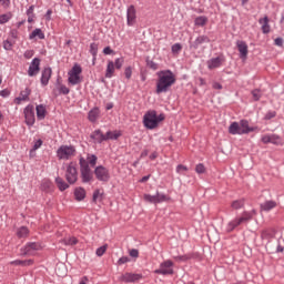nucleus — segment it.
Masks as SVG:
<instances>
[{
  "instance_id": "obj_1",
  "label": "nucleus",
  "mask_w": 284,
  "mask_h": 284,
  "mask_svg": "<svg viewBox=\"0 0 284 284\" xmlns=\"http://www.w3.org/2000/svg\"><path fill=\"white\" fill-rule=\"evenodd\" d=\"M158 81L155 87V93L156 94H163L165 92H170V88L176 83V75H174V72L172 70H162L158 73Z\"/></svg>"
},
{
  "instance_id": "obj_57",
  "label": "nucleus",
  "mask_w": 284,
  "mask_h": 284,
  "mask_svg": "<svg viewBox=\"0 0 284 284\" xmlns=\"http://www.w3.org/2000/svg\"><path fill=\"white\" fill-rule=\"evenodd\" d=\"M125 263H130V257L122 256L118 260V265H125Z\"/></svg>"
},
{
  "instance_id": "obj_50",
  "label": "nucleus",
  "mask_w": 284,
  "mask_h": 284,
  "mask_svg": "<svg viewBox=\"0 0 284 284\" xmlns=\"http://www.w3.org/2000/svg\"><path fill=\"white\" fill-rule=\"evenodd\" d=\"M262 142H264L265 144H267V143H274L275 145H276V141H274V136H272V135H264L263 138H262Z\"/></svg>"
},
{
  "instance_id": "obj_17",
  "label": "nucleus",
  "mask_w": 284,
  "mask_h": 284,
  "mask_svg": "<svg viewBox=\"0 0 284 284\" xmlns=\"http://www.w3.org/2000/svg\"><path fill=\"white\" fill-rule=\"evenodd\" d=\"M222 63L223 60L220 57H216L207 60L206 65L209 70H215V68H221Z\"/></svg>"
},
{
  "instance_id": "obj_56",
  "label": "nucleus",
  "mask_w": 284,
  "mask_h": 284,
  "mask_svg": "<svg viewBox=\"0 0 284 284\" xmlns=\"http://www.w3.org/2000/svg\"><path fill=\"white\" fill-rule=\"evenodd\" d=\"M275 116H276V111H268L265 114L264 119H265V121H270V120L274 119Z\"/></svg>"
},
{
  "instance_id": "obj_44",
  "label": "nucleus",
  "mask_w": 284,
  "mask_h": 284,
  "mask_svg": "<svg viewBox=\"0 0 284 284\" xmlns=\"http://www.w3.org/2000/svg\"><path fill=\"white\" fill-rule=\"evenodd\" d=\"M106 251H108V244H104V245L100 246L99 248H97L95 254H97V256H103Z\"/></svg>"
},
{
  "instance_id": "obj_25",
  "label": "nucleus",
  "mask_w": 284,
  "mask_h": 284,
  "mask_svg": "<svg viewBox=\"0 0 284 284\" xmlns=\"http://www.w3.org/2000/svg\"><path fill=\"white\" fill-rule=\"evenodd\" d=\"M34 263L33 260H14L10 262V265H16L20 267H28Z\"/></svg>"
},
{
  "instance_id": "obj_60",
  "label": "nucleus",
  "mask_w": 284,
  "mask_h": 284,
  "mask_svg": "<svg viewBox=\"0 0 284 284\" xmlns=\"http://www.w3.org/2000/svg\"><path fill=\"white\" fill-rule=\"evenodd\" d=\"M0 97H2L3 99H8V97H10V90H8V89L1 90Z\"/></svg>"
},
{
  "instance_id": "obj_36",
  "label": "nucleus",
  "mask_w": 284,
  "mask_h": 284,
  "mask_svg": "<svg viewBox=\"0 0 284 284\" xmlns=\"http://www.w3.org/2000/svg\"><path fill=\"white\" fill-rule=\"evenodd\" d=\"M144 201H146V203H153L156 205V203H159L158 193L155 195L144 194Z\"/></svg>"
},
{
  "instance_id": "obj_31",
  "label": "nucleus",
  "mask_w": 284,
  "mask_h": 284,
  "mask_svg": "<svg viewBox=\"0 0 284 284\" xmlns=\"http://www.w3.org/2000/svg\"><path fill=\"white\" fill-rule=\"evenodd\" d=\"M103 196H105V193H101V189L94 190L92 195V203H97V201H103Z\"/></svg>"
},
{
  "instance_id": "obj_62",
  "label": "nucleus",
  "mask_w": 284,
  "mask_h": 284,
  "mask_svg": "<svg viewBox=\"0 0 284 284\" xmlns=\"http://www.w3.org/2000/svg\"><path fill=\"white\" fill-rule=\"evenodd\" d=\"M103 54H114V50H112V48H110V47H105L104 49H103Z\"/></svg>"
},
{
  "instance_id": "obj_59",
  "label": "nucleus",
  "mask_w": 284,
  "mask_h": 284,
  "mask_svg": "<svg viewBox=\"0 0 284 284\" xmlns=\"http://www.w3.org/2000/svg\"><path fill=\"white\" fill-rule=\"evenodd\" d=\"M172 265H174V263L172 261H165L161 264V267H164L166 270H170V267H172Z\"/></svg>"
},
{
  "instance_id": "obj_38",
  "label": "nucleus",
  "mask_w": 284,
  "mask_h": 284,
  "mask_svg": "<svg viewBox=\"0 0 284 284\" xmlns=\"http://www.w3.org/2000/svg\"><path fill=\"white\" fill-rule=\"evenodd\" d=\"M97 161H99V158H97V155L88 153L87 163H89L91 168H94V165H97Z\"/></svg>"
},
{
  "instance_id": "obj_28",
  "label": "nucleus",
  "mask_w": 284,
  "mask_h": 284,
  "mask_svg": "<svg viewBox=\"0 0 284 284\" xmlns=\"http://www.w3.org/2000/svg\"><path fill=\"white\" fill-rule=\"evenodd\" d=\"M114 62L112 60L108 61L106 71H105V78L112 79L114 77Z\"/></svg>"
},
{
  "instance_id": "obj_37",
  "label": "nucleus",
  "mask_w": 284,
  "mask_h": 284,
  "mask_svg": "<svg viewBox=\"0 0 284 284\" xmlns=\"http://www.w3.org/2000/svg\"><path fill=\"white\" fill-rule=\"evenodd\" d=\"M81 72H83V69L81 68V64L75 63L72 69L69 71L70 74H75L78 77H81Z\"/></svg>"
},
{
  "instance_id": "obj_52",
  "label": "nucleus",
  "mask_w": 284,
  "mask_h": 284,
  "mask_svg": "<svg viewBox=\"0 0 284 284\" xmlns=\"http://www.w3.org/2000/svg\"><path fill=\"white\" fill-rule=\"evenodd\" d=\"M158 194V203H163L165 201H170V196L165 195V194H161L159 192H156Z\"/></svg>"
},
{
  "instance_id": "obj_48",
  "label": "nucleus",
  "mask_w": 284,
  "mask_h": 284,
  "mask_svg": "<svg viewBox=\"0 0 284 284\" xmlns=\"http://www.w3.org/2000/svg\"><path fill=\"white\" fill-rule=\"evenodd\" d=\"M41 145H43V140L39 139L38 141L34 142L32 149L30 150V154H32V152H37V150H39Z\"/></svg>"
},
{
  "instance_id": "obj_15",
  "label": "nucleus",
  "mask_w": 284,
  "mask_h": 284,
  "mask_svg": "<svg viewBox=\"0 0 284 284\" xmlns=\"http://www.w3.org/2000/svg\"><path fill=\"white\" fill-rule=\"evenodd\" d=\"M240 128H242V134H250V132H256L258 130L257 126H250V121L241 120Z\"/></svg>"
},
{
  "instance_id": "obj_64",
  "label": "nucleus",
  "mask_w": 284,
  "mask_h": 284,
  "mask_svg": "<svg viewBox=\"0 0 284 284\" xmlns=\"http://www.w3.org/2000/svg\"><path fill=\"white\" fill-rule=\"evenodd\" d=\"M274 43L278 45V48H283V38H276L274 40Z\"/></svg>"
},
{
  "instance_id": "obj_47",
  "label": "nucleus",
  "mask_w": 284,
  "mask_h": 284,
  "mask_svg": "<svg viewBox=\"0 0 284 284\" xmlns=\"http://www.w3.org/2000/svg\"><path fill=\"white\" fill-rule=\"evenodd\" d=\"M181 50H183V45L181 43H175L171 47V51L173 54H179Z\"/></svg>"
},
{
  "instance_id": "obj_39",
  "label": "nucleus",
  "mask_w": 284,
  "mask_h": 284,
  "mask_svg": "<svg viewBox=\"0 0 284 284\" xmlns=\"http://www.w3.org/2000/svg\"><path fill=\"white\" fill-rule=\"evenodd\" d=\"M89 52L92 57H97V54H99V43L97 42H92L90 44V49H89Z\"/></svg>"
},
{
  "instance_id": "obj_58",
  "label": "nucleus",
  "mask_w": 284,
  "mask_h": 284,
  "mask_svg": "<svg viewBox=\"0 0 284 284\" xmlns=\"http://www.w3.org/2000/svg\"><path fill=\"white\" fill-rule=\"evenodd\" d=\"M131 258H139V250L132 248L129 251Z\"/></svg>"
},
{
  "instance_id": "obj_33",
  "label": "nucleus",
  "mask_w": 284,
  "mask_h": 284,
  "mask_svg": "<svg viewBox=\"0 0 284 284\" xmlns=\"http://www.w3.org/2000/svg\"><path fill=\"white\" fill-rule=\"evenodd\" d=\"M59 94H70V89L65 87V84H60L59 87V93H57V90H53V95L59 97Z\"/></svg>"
},
{
  "instance_id": "obj_61",
  "label": "nucleus",
  "mask_w": 284,
  "mask_h": 284,
  "mask_svg": "<svg viewBox=\"0 0 284 284\" xmlns=\"http://www.w3.org/2000/svg\"><path fill=\"white\" fill-rule=\"evenodd\" d=\"M3 48L4 50H12V42H10V40H6L3 42Z\"/></svg>"
},
{
  "instance_id": "obj_3",
  "label": "nucleus",
  "mask_w": 284,
  "mask_h": 284,
  "mask_svg": "<svg viewBox=\"0 0 284 284\" xmlns=\"http://www.w3.org/2000/svg\"><path fill=\"white\" fill-rule=\"evenodd\" d=\"M255 214V210H252V212H243L241 217L235 219L229 223L226 232H234V230H236V227H239V225H241L242 223H247V221H252Z\"/></svg>"
},
{
  "instance_id": "obj_63",
  "label": "nucleus",
  "mask_w": 284,
  "mask_h": 284,
  "mask_svg": "<svg viewBox=\"0 0 284 284\" xmlns=\"http://www.w3.org/2000/svg\"><path fill=\"white\" fill-rule=\"evenodd\" d=\"M88 283H90V278L88 276L84 275L80 278L79 284H88Z\"/></svg>"
},
{
  "instance_id": "obj_35",
  "label": "nucleus",
  "mask_w": 284,
  "mask_h": 284,
  "mask_svg": "<svg viewBox=\"0 0 284 284\" xmlns=\"http://www.w3.org/2000/svg\"><path fill=\"white\" fill-rule=\"evenodd\" d=\"M245 206V200H235L231 203V207L233 210H241V207Z\"/></svg>"
},
{
  "instance_id": "obj_54",
  "label": "nucleus",
  "mask_w": 284,
  "mask_h": 284,
  "mask_svg": "<svg viewBox=\"0 0 284 284\" xmlns=\"http://www.w3.org/2000/svg\"><path fill=\"white\" fill-rule=\"evenodd\" d=\"M10 21V14H1L0 16V24L3 26V23H8Z\"/></svg>"
},
{
  "instance_id": "obj_6",
  "label": "nucleus",
  "mask_w": 284,
  "mask_h": 284,
  "mask_svg": "<svg viewBox=\"0 0 284 284\" xmlns=\"http://www.w3.org/2000/svg\"><path fill=\"white\" fill-rule=\"evenodd\" d=\"M74 154H77V148L72 145H62L57 151L58 159L65 161H68L71 156H74Z\"/></svg>"
},
{
  "instance_id": "obj_43",
  "label": "nucleus",
  "mask_w": 284,
  "mask_h": 284,
  "mask_svg": "<svg viewBox=\"0 0 284 284\" xmlns=\"http://www.w3.org/2000/svg\"><path fill=\"white\" fill-rule=\"evenodd\" d=\"M190 258H199V255H196V256L194 254H192V255H180V256L175 257L176 261H183V262L190 261Z\"/></svg>"
},
{
  "instance_id": "obj_40",
  "label": "nucleus",
  "mask_w": 284,
  "mask_h": 284,
  "mask_svg": "<svg viewBox=\"0 0 284 284\" xmlns=\"http://www.w3.org/2000/svg\"><path fill=\"white\" fill-rule=\"evenodd\" d=\"M194 23H195V26L203 27V26H205V23H207V17L200 16V17L195 18Z\"/></svg>"
},
{
  "instance_id": "obj_7",
  "label": "nucleus",
  "mask_w": 284,
  "mask_h": 284,
  "mask_svg": "<svg viewBox=\"0 0 284 284\" xmlns=\"http://www.w3.org/2000/svg\"><path fill=\"white\" fill-rule=\"evenodd\" d=\"M24 114V123L29 126L32 128L34 125L37 118L34 116V105L29 104L24 108L23 110Z\"/></svg>"
},
{
  "instance_id": "obj_22",
  "label": "nucleus",
  "mask_w": 284,
  "mask_h": 284,
  "mask_svg": "<svg viewBox=\"0 0 284 284\" xmlns=\"http://www.w3.org/2000/svg\"><path fill=\"white\" fill-rule=\"evenodd\" d=\"M101 114V111L99 108H93L88 113V119L91 123H97V119H99V115Z\"/></svg>"
},
{
  "instance_id": "obj_4",
  "label": "nucleus",
  "mask_w": 284,
  "mask_h": 284,
  "mask_svg": "<svg viewBox=\"0 0 284 284\" xmlns=\"http://www.w3.org/2000/svg\"><path fill=\"white\" fill-rule=\"evenodd\" d=\"M65 181L69 185H74L79 181V171L77 170V162H70L65 170Z\"/></svg>"
},
{
  "instance_id": "obj_29",
  "label": "nucleus",
  "mask_w": 284,
  "mask_h": 284,
  "mask_svg": "<svg viewBox=\"0 0 284 284\" xmlns=\"http://www.w3.org/2000/svg\"><path fill=\"white\" fill-rule=\"evenodd\" d=\"M68 74H69L68 81L71 85H79V83L83 81V79H81V75H77L74 73H68Z\"/></svg>"
},
{
  "instance_id": "obj_8",
  "label": "nucleus",
  "mask_w": 284,
  "mask_h": 284,
  "mask_svg": "<svg viewBox=\"0 0 284 284\" xmlns=\"http://www.w3.org/2000/svg\"><path fill=\"white\" fill-rule=\"evenodd\" d=\"M95 179L102 183H108L110 181V170L103 165H99L94 169Z\"/></svg>"
},
{
  "instance_id": "obj_23",
  "label": "nucleus",
  "mask_w": 284,
  "mask_h": 284,
  "mask_svg": "<svg viewBox=\"0 0 284 284\" xmlns=\"http://www.w3.org/2000/svg\"><path fill=\"white\" fill-rule=\"evenodd\" d=\"M30 94H32V90H30V88H26L24 95L16 98L14 103L17 105H21V101H30Z\"/></svg>"
},
{
  "instance_id": "obj_21",
  "label": "nucleus",
  "mask_w": 284,
  "mask_h": 284,
  "mask_svg": "<svg viewBox=\"0 0 284 284\" xmlns=\"http://www.w3.org/2000/svg\"><path fill=\"white\" fill-rule=\"evenodd\" d=\"M36 112L38 121H43V119H45V114H48V110H45V105L43 104L37 105Z\"/></svg>"
},
{
  "instance_id": "obj_34",
  "label": "nucleus",
  "mask_w": 284,
  "mask_h": 284,
  "mask_svg": "<svg viewBox=\"0 0 284 284\" xmlns=\"http://www.w3.org/2000/svg\"><path fill=\"white\" fill-rule=\"evenodd\" d=\"M28 234H30V230H28L27 226H21L17 231L18 239H26V236H28Z\"/></svg>"
},
{
  "instance_id": "obj_19",
  "label": "nucleus",
  "mask_w": 284,
  "mask_h": 284,
  "mask_svg": "<svg viewBox=\"0 0 284 284\" xmlns=\"http://www.w3.org/2000/svg\"><path fill=\"white\" fill-rule=\"evenodd\" d=\"M73 194H74L75 201L78 202L83 201L87 196V192L83 186L75 187Z\"/></svg>"
},
{
  "instance_id": "obj_42",
  "label": "nucleus",
  "mask_w": 284,
  "mask_h": 284,
  "mask_svg": "<svg viewBox=\"0 0 284 284\" xmlns=\"http://www.w3.org/2000/svg\"><path fill=\"white\" fill-rule=\"evenodd\" d=\"M55 272L59 276L63 277L68 274V270H65V265L57 266Z\"/></svg>"
},
{
  "instance_id": "obj_9",
  "label": "nucleus",
  "mask_w": 284,
  "mask_h": 284,
  "mask_svg": "<svg viewBox=\"0 0 284 284\" xmlns=\"http://www.w3.org/2000/svg\"><path fill=\"white\" fill-rule=\"evenodd\" d=\"M143 278L142 274L136 273H124L119 277L121 283H136V281H141Z\"/></svg>"
},
{
  "instance_id": "obj_5",
  "label": "nucleus",
  "mask_w": 284,
  "mask_h": 284,
  "mask_svg": "<svg viewBox=\"0 0 284 284\" xmlns=\"http://www.w3.org/2000/svg\"><path fill=\"white\" fill-rule=\"evenodd\" d=\"M97 134L100 135L99 143H103V141H116L119 136H121V133H114L112 131H108L106 134H103V131L100 129L93 131L90 135V139H95Z\"/></svg>"
},
{
  "instance_id": "obj_49",
  "label": "nucleus",
  "mask_w": 284,
  "mask_h": 284,
  "mask_svg": "<svg viewBox=\"0 0 284 284\" xmlns=\"http://www.w3.org/2000/svg\"><path fill=\"white\" fill-rule=\"evenodd\" d=\"M64 245H77L79 243V240L77 237H69L63 240Z\"/></svg>"
},
{
  "instance_id": "obj_16",
  "label": "nucleus",
  "mask_w": 284,
  "mask_h": 284,
  "mask_svg": "<svg viewBox=\"0 0 284 284\" xmlns=\"http://www.w3.org/2000/svg\"><path fill=\"white\" fill-rule=\"evenodd\" d=\"M32 250L34 252L41 250V244L37 243V242H29L26 244L24 246V251L22 253L23 256H28V254H30V252H32Z\"/></svg>"
},
{
  "instance_id": "obj_10",
  "label": "nucleus",
  "mask_w": 284,
  "mask_h": 284,
  "mask_svg": "<svg viewBox=\"0 0 284 284\" xmlns=\"http://www.w3.org/2000/svg\"><path fill=\"white\" fill-rule=\"evenodd\" d=\"M210 37L207 36H199L193 42H189L190 50H199L203 43H210Z\"/></svg>"
},
{
  "instance_id": "obj_13",
  "label": "nucleus",
  "mask_w": 284,
  "mask_h": 284,
  "mask_svg": "<svg viewBox=\"0 0 284 284\" xmlns=\"http://www.w3.org/2000/svg\"><path fill=\"white\" fill-rule=\"evenodd\" d=\"M52 77V68L47 67L42 70V74H41V85L45 87L48 85V83H50V79Z\"/></svg>"
},
{
  "instance_id": "obj_2",
  "label": "nucleus",
  "mask_w": 284,
  "mask_h": 284,
  "mask_svg": "<svg viewBox=\"0 0 284 284\" xmlns=\"http://www.w3.org/2000/svg\"><path fill=\"white\" fill-rule=\"evenodd\" d=\"M161 121H165V114L158 115L155 110L148 111L143 116V125L146 130H156Z\"/></svg>"
},
{
  "instance_id": "obj_26",
  "label": "nucleus",
  "mask_w": 284,
  "mask_h": 284,
  "mask_svg": "<svg viewBox=\"0 0 284 284\" xmlns=\"http://www.w3.org/2000/svg\"><path fill=\"white\" fill-rule=\"evenodd\" d=\"M262 212H270V210H274L276 207V201L270 200L260 205Z\"/></svg>"
},
{
  "instance_id": "obj_30",
  "label": "nucleus",
  "mask_w": 284,
  "mask_h": 284,
  "mask_svg": "<svg viewBox=\"0 0 284 284\" xmlns=\"http://www.w3.org/2000/svg\"><path fill=\"white\" fill-rule=\"evenodd\" d=\"M37 37H38V39H41V40H43V39H45V33H43V30H41V29H34L30 34H29V39H37Z\"/></svg>"
},
{
  "instance_id": "obj_51",
  "label": "nucleus",
  "mask_w": 284,
  "mask_h": 284,
  "mask_svg": "<svg viewBox=\"0 0 284 284\" xmlns=\"http://www.w3.org/2000/svg\"><path fill=\"white\" fill-rule=\"evenodd\" d=\"M195 172L197 174H205V165L203 163H199L196 166H195Z\"/></svg>"
},
{
  "instance_id": "obj_41",
  "label": "nucleus",
  "mask_w": 284,
  "mask_h": 284,
  "mask_svg": "<svg viewBox=\"0 0 284 284\" xmlns=\"http://www.w3.org/2000/svg\"><path fill=\"white\" fill-rule=\"evenodd\" d=\"M155 274H162L163 276H168V274H174V270L162 267L160 270H155Z\"/></svg>"
},
{
  "instance_id": "obj_46",
  "label": "nucleus",
  "mask_w": 284,
  "mask_h": 284,
  "mask_svg": "<svg viewBox=\"0 0 284 284\" xmlns=\"http://www.w3.org/2000/svg\"><path fill=\"white\" fill-rule=\"evenodd\" d=\"M124 60L123 58H116L113 62L115 70H121L123 68Z\"/></svg>"
},
{
  "instance_id": "obj_24",
  "label": "nucleus",
  "mask_w": 284,
  "mask_h": 284,
  "mask_svg": "<svg viewBox=\"0 0 284 284\" xmlns=\"http://www.w3.org/2000/svg\"><path fill=\"white\" fill-rule=\"evenodd\" d=\"M82 183H90L94 176L92 175V169L89 171H80Z\"/></svg>"
},
{
  "instance_id": "obj_32",
  "label": "nucleus",
  "mask_w": 284,
  "mask_h": 284,
  "mask_svg": "<svg viewBox=\"0 0 284 284\" xmlns=\"http://www.w3.org/2000/svg\"><path fill=\"white\" fill-rule=\"evenodd\" d=\"M79 165H80V172H85V171L91 170L90 164L88 163V161L85 159H83V156H80Z\"/></svg>"
},
{
  "instance_id": "obj_18",
  "label": "nucleus",
  "mask_w": 284,
  "mask_h": 284,
  "mask_svg": "<svg viewBox=\"0 0 284 284\" xmlns=\"http://www.w3.org/2000/svg\"><path fill=\"white\" fill-rule=\"evenodd\" d=\"M243 129L241 128V122H232L231 125L229 126V134H240L243 135Z\"/></svg>"
},
{
  "instance_id": "obj_11",
  "label": "nucleus",
  "mask_w": 284,
  "mask_h": 284,
  "mask_svg": "<svg viewBox=\"0 0 284 284\" xmlns=\"http://www.w3.org/2000/svg\"><path fill=\"white\" fill-rule=\"evenodd\" d=\"M41 72V59L34 58L29 67L28 75L29 77H37Z\"/></svg>"
},
{
  "instance_id": "obj_12",
  "label": "nucleus",
  "mask_w": 284,
  "mask_h": 284,
  "mask_svg": "<svg viewBox=\"0 0 284 284\" xmlns=\"http://www.w3.org/2000/svg\"><path fill=\"white\" fill-rule=\"evenodd\" d=\"M126 23L128 26H134L136 23V8H134V4L129 6L126 10Z\"/></svg>"
},
{
  "instance_id": "obj_20",
  "label": "nucleus",
  "mask_w": 284,
  "mask_h": 284,
  "mask_svg": "<svg viewBox=\"0 0 284 284\" xmlns=\"http://www.w3.org/2000/svg\"><path fill=\"white\" fill-rule=\"evenodd\" d=\"M258 23L262 24V32L263 34H270V18L267 16H265L264 18H261L258 20Z\"/></svg>"
},
{
  "instance_id": "obj_53",
  "label": "nucleus",
  "mask_w": 284,
  "mask_h": 284,
  "mask_svg": "<svg viewBox=\"0 0 284 284\" xmlns=\"http://www.w3.org/2000/svg\"><path fill=\"white\" fill-rule=\"evenodd\" d=\"M252 95H253L254 101H261V90L254 89L252 91Z\"/></svg>"
},
{
  "instance_id": "obj_14",
  "label": "nucleus",
  "mask_w": 284,
  "mask_h": 284,
  "mask_svg": "<svg viewBox=\"0 0 284 284\" xmlns=\"http://www.w3.org/2000/svg\"><path fill=\"white\" fill-rule=\"evenodd\" d=\"M236 47L240 52V59H247V43L243 40H237Z\"/></svg>"
},
{
  "instance_id": "obj_45",
  "label": "nucleus",
  "mask_w": 284,
  "mask_h": 284,
  "mask_svg": "<svg viewBox=\"0 0 284 284\" xmlns=\"http://www.w3.org/2000/svg\"><path fill=\"white\" fill-rule=\"evenodd\" d=\"M146 65L148 68H150L151 70H159V64L152 60H150V58H146Z\"/></svg>"
},
{
  "instance_id": "obj_27",
  "label": "nucleus",
  "mask_w": 284,
  "mask_h": 284,
  "mask_svg": "<svg viewBox=\"0 0 284 284\" xmlns=\"http://www.w3.org/2000/svg\"><path fill=\"white\" fill-rule=\"evenodd\" d=\"M55 184L57 187L60 190V192H65L68 187H70V184L68 182L63 181L61 176L55 178Z\"/></svg>"
},
{
  "instance_id": "obj_55",
  "label": "nucleus",
  "mask_w": 284,
  "mask_h": 284,
  "mask_svg": "<svg viewBox=\"0 0 284 284\" xmlns=\"http://www.w3.org/2000/svg\"><path fill=\"white\" fill-rule=\"evenodd\" d=\"M124 75H125V79L128 80L132 79V67H126L124 69Z\"/></svg>"
}]
</instances>
